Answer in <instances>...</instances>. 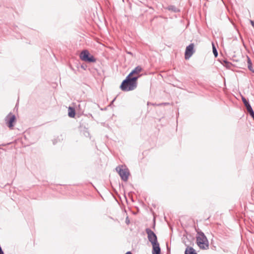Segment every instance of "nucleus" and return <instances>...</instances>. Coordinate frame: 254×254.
<instances>
[{
  "mask_svg": "<svg viewBox=\"0 0 254 254\" xmlns=\"http://www.w3.org/2000/svg\"><path fill=\"white\" fill-rule=\"evenodd\" d=\"M139 76L131 77L127 75L126 79L122 83L120 88L122 91H128L133 90L137 87V80Z\"/></svg>",
  "mask_w": 254,
  "mask_h": 254,
  "instance_id": "obj_1",
  "label": "nucleus"
},
{
  "mask_svg": "<svg viewBox=\"0 0 254 254\" xmlns=\"http://www.w3.org/2000/svg\"><path fill=\"white\" fill-rule=\"evenodd\" d=\"M196 243L198 246L202 249L208 248V241L204 233L201 232H197L196 236Z\"/></svg>",
  "mask_w": 254,
  "mask_h": 254,
  "instance_id": "obj_2",
  "label": "nucleus"
},
{
  "mask_svg": "<svg viewBox=\"0 0 254 254\" xmlns=\"http://www.w3.org/2000/svg\"><path fill=\"white\" fill-rule=\"evenodd\" d=\"M80 58L82 61L88 63H94L96 61V59L91 55L87 50H83L81 52Z\"/></svg>",
  "mask_w": 254,
  "mask_h": 254,
  "instance_id": "obj_3",
  "label": "nucleus"
},
{
  "mask_svg": "<svg viewBox=\"0 0 254 254\" xmlns=\"http://www.w3.org/2000/svg\"><path fill=\"white\" fill-rule=\"evenodd\" d=\"M116 170L118 172L122 180L125 182L127 181L129 174L127 169H124L123 168V167H121L119 166L116 168Z\"/></svg>",
  "mask_w": 254,
  "mask_h": 254,
  "instance_id": "obj_4",
  "label": "nucleus"
},
{
  "mask_svg": "<svg viewBox=\"0 0 254 254\" xmlns=\"http://www.w3.org/2000/svg\"><path fill=\"white\" fill-rule=\"evenodd\" d=\"M146 232L147 234L148 239L152 245L158 243L157 240V237L152 230L149 229H146Z\"/></svg>",
  "mask_w": 254,
  "mask_h": 254,
  "instance_id": "obj_5",
  "label": "nucleus"
},
{
  "mask_svg": "<svg viewBox=\"0 0 254 254\" xmlns=\"http://www.w3.org/2000/svg\"><path fill=\"white\" fill-rule=\"evenodd\" d=\"M6 124L9 128H12L14 126L13 123L15 121V116L11 113H9L5 119Z\"/></svg>",
  "mask_w": 254,
  "mask_h": 254,
  "instance_id": "obj_6",
  "label": "nucleus"
},
{
  "mask_svg": "<svg viewBox=\"0 0 254 254\" xmlns=\"http://www.w3.org/2000/svg\"><path fill=\"white\" fill-rule=\"evenodd\" d=\"M194 45L193 44H190L187 47L185 51V59L186 60L189 59L190 57L193 55L194 52L193 50Z\"/></svg>",
  "mask_w": 254,
  "mask_h": 254,
  "instance_id": "obj_7",
  "label": "nucleus"
},
{
  "mask_svg": "<svg viewBox=\"0 0 254 254\" xmlns=\"http://www.w3.org/2000/svg\"><path fill=\"white\" fill-rule=\"evenodd\" d=\"M242 99L247 108L248 112L250 113L252 117L254 119V112L251 105L244 97L242 96Z\"/></svg>",
  "mask_w": 254,
  "mask_h": 254,
  "instance_id": "obj_8",
  "label": "nucleus"
},
{
  "mask_svg": "<svg viewBox=\"0 0 254 254\" xmlns=\"http://www.w3.org/2000/svg\"><path fill=\"white\" fill-rule=\"evenodd\" d=\"M142 70V67L140 66H137L128 75H130L131 77H132V75H134V76H139L138 74Z\"/></svg>",
  "mask_w": 254,
  "mask_h": 254,
  "instance_id": "obj_9",
  "label": "nucleus"
},
{
  "mask_svg": "<svg viewBox=\"0 0 254 254\" xmlns=\"http://www.w3.org/2000/svg\"><path fill=\"white\" fill-rule=\"evenodd\" d=\"M152 245L153 247L152 254H160V248L159 243Z\"/></svg>",
  "mask_w": 254,
  "mask_h": 254,
  "instance_id": "obj_10",
  "label": "nucleus"
},
{
  "mask_svg": "<svg viewBox=\"0 0 254 254\" xmlns=\"http://www.w3.org/2000/svg\"><path fill=\"white\" fill-rule=\"evenodd\" d=\"M75 110L72 107H69L68 109V115L69 117L73 118L75 116Z\"/></svg>",
  "mask_w": 254,
  "mask_h": 254,
  "instance_id": "obj_11",
  "label": "nucleus"
},
{
  "mask_svg": "<svg viewBox=\"0 0 254 254\" xmlns=\"http://www.w3.org/2000/svg\"><path fill=\"white\" fill-rule=\"evenodd\" d=\"M185 254H196L194 252V250L191 248H187L185 252Z\"/></svg>",
  "mask_w": 254,
  "mask_h": 254,
  "instance_id": "obj_12",
  "label": "nucleus"
},
{
  "mask_svg": "<svg viewBox=\"0 0 254 254\" xmlns=\"http://www.w3.org/2000/svg\"><path fill=\"white\" fill-rule=\"evenodd\" d=\"M167 8L169 10H172V11H173L174 12H177L178 11L177 10V8L175 6H173V5L169 6Z\"/></svg>",
  "mask_w": 254,
  "mask_h": 254,
  "instance_id": "obj_13",
  "label": "nucleus"
},
{
  "mask_svg": "<svg viewBox=\"0 0 254 254\" xmlns=\"http://www.w3.org/2000/svg\"><path fill=\"white\" fill-rule=\"evenodd\" d=\"M248 67L250 70L254 72V70L252 69V63H251L250 59H248Z\"/></svg>",
  "mask_w": 254,
  "mask_h": 254,
  "instance_id": "obj_14",
  "label": "nucleus"
},
{
  "mask_svg": "<svg viewBox=\"0 0 254 254\" xmlns=\"http://www.w3.org/2000/svg\"><path fill=\"white\" fill-rule=\"evenodd\" d=\"M213 53L214 54V55L215 57H217L218 56V53L217 51V50L214 45H213Z\"/></svg>",
  "mask_w": 254,
  "mask_h": 254,
  "instance_id": "obj_15",
  "label": "nucleus"
},
{
  "mask_svg": "<svg viewBox=\"0 0 254 254\" xmlns=\"http://www.w3.org/2000/svg\"><path fill=\"white\" fill-rule=\"evenodd\" d=\"M224 63L225 64L226 66H227V67H230L231 64L230 63L227 62V61H224Z\"/></svg>",
  "mask_w": 254,
  "mask_h": 254,
  "instance_id": "obj_16",
  "label": "nucleus"
},
{
  "mask_svg": "<svg viewBox=\"0 0 254 254\" xmlns=\"http://www.w3.org/2000/svg\"><path fill=\"white\" fill-rule=\"evenodd\" d=\"M251 23L252 24V25L254 27V21L253 20H251Z\"/></svg>",
  "mask_w": 254,
  "mask_h": 254,
  "instance_id": "obj_17",
  "label": "nucleus"
},
{
  "mask_svg": "<svg viewBox=\"0 0 254 254\" xmlns=\"http://www.w3.org/2000/svg\"><path fill=\"white\" fill-rule=\"evenodd\" d=\"M168 103H162V104H159L158 105H166V104H168Z\"/></svg>",
  "mask_w": 254,
  "mask_h": 254,
  "instance_id": "obj_18",
  "label": "nucleus"
},
{
  "mask_svg": "<svg viewBox=\"0 0 254 254\" xmlns=\"http://www.w3.org/2000/svg\"><path fill=\"white\" fill-rule=\"evenodd\" d=\"M126 254H132L130 252H127Z\"/></svg>",
  "mask_w": 254,
  "mask_h": 254,
  "instance_id": "obj_19",
  "label": "nucleus"
},
{
  "mask_svg": "<svg viewBox=\"0 0 254 254\" xmlns=\"http://www.w3.org/2000/svg\"><path fill=\"white\" fill-rule=\"evenodd\" d=\"M150 104V103H149V102H148V103H147V105H149Z\"/></svg>",
  "mask_w": 254,
  "mask_h": 254,
  "instance_id": "obj_20",
  "label": "nucleus"
},
{
  "mask_svg": "<svg viewBox=\"0 0 254 254\" xmlns=\"http://www.w3.org/2000/svg\"><path fill=\"white\" fill-rule=\"evenodd\" d=\"M129 54H131V53L130 52H128V53Z\"/></svg>",
  "mask_w": 254,
  "mask_h": 254,
  "instance_id": "obj_21",
  "label": "nucleus"
}]
</instances>
